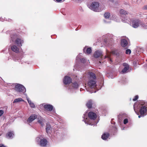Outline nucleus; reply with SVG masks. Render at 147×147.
I'll use <instances>...</instances> for the list:
<instances>
[{"label":"nucleus","mask_w":147,"mask_h":147,"mask_svg":"<svg viewBox=\"0 0 147 147\" xmlns=\"http://www.w3.org/2000/svg\"><path fill=\"white\" fill-rule=\"evenodd\" d=\"M134 110L136 108L140 109V115L138 116L139 118L141 117H144L147 114V107L144 104H141L140 102H138L135 103L134 105Z\"/></svg>","instance_id":"1"},{"label":"nucleus","mask_w":147,"mask_h":147,"mask_svg":"<svg viewBox=\"0 0 147 147\" xmlns=\"http://www.w3.org/2000/svg\"><path fill=\"white\" fill-rule=\"evenodd\" d=\"M15 90L17 92L24 93L26 92V89L25 87L20 84H16L14 88Z\"/></svg>","instance_id":"2"},{"label":"nucleus","mask_w":147,"mask_h":147,"mask_svg":"<svg viewBox=\"0 0 147 147\" xmlns=\"http://www.w3.org/2000/svg\"><path fill=\"white\" fill-rule=\"evenodd\" d=\"M99 3L96 2H92L90 5V9L92 10L97 12L99 11Z\"/></svg>","instance_id":"3"},{"label":"nucleus","mask_w":147,"mask_h":147,"mask_svg":"<svg viewBox=\"0 0 147 147\" xmlns=\"http://www.w3.org/2000/svg\"><path fill=\"white\" fill-rule=\"evenodd\" d=\"M132 26L134 28H137L139 26L140 24L142 25V22L139 20L134 19L132 20Z\"/></svg>","instance_id":"4"},{"label":"nucleus","mask_w":147,"mask_h":147,"mask_svg":"<svg viewBox=\"0 0 147 147\" xmlns=\"http://www.w3.org/2000/svg\"><path fill=\"white\" fill-rule=\"evenodd\" d=\"M88 117L90 119L95 120L96 119L97 115L95 113L90 111L88 113Z\"/></svg>","instance_id":"5"},{"label":"nucleus","mask_w":147,"mask_h":147,"mask_svg":"<svg viewBox=\"0 0 147 147\" xmlns=\"http://www.w3.org/2000/svg\"><path fill=\"white\" fill-rule=\"evenodd\" d=\"M72 82V79L68 76H65L63 80L64 83L65 84H69Z\"/></svg>","instance_id":"6"},{"label":"nucleus","mask_w":147,"mask_h":147,"mask_svg":"<svg viewBox=\"0 0 147 147\" xmlns=\"http://www.w3.org/2000/svg\"><path fill=\"white\" fill-rule=\"evenodd\" d=\"M95 80H90L88 82V84L89 86L91 88H95L96 86V82Z\"/></svg>","instance_id":"7"},{"label":"nucleus","mask_w":147,"mask_h":147,"mask_svg":"<svg viewBox=\"0 0 147 147\" xmlns=\"http://www.w3.org/2000/svg\"><path fill=\"white\" fill-rule=\"evenodd\" d=\"M16 44L20 47L22 46V44L23 43L24 41L23 40L20 38H17L15 40Z\"/></svg>","instance_id":"8"},{"label":"nucleus","mask_w":147,"mask_h":147,"mask_svg":"<svg viewBox=\"0 0 147 147\" xmlns=\"http://www.w3.org/2000/svg\"><path fill=\"white\" fill-rule=\"evenodd\" d=\"M47 143V140L46 139L43 138L40 141V145L41 146L45 147L46 146Z\"/></svg>","instance_id":"9"},{"label":"nucleus","mask_w":147,"mask_h":147,"mask_svg":"<svg viewBox=\"0 0 147 147\" xmlns=\"http://www.w3.org/2000/svg\"><path fill=\"white\" fill-rule=\"evenodd\" d=\"M102 52L99 51H96L94 55V57L96 58L101 57L102 56Z\"/></svg>","instance_id":"10"},{"label":"nucleus","mask_w":147,"mask_h":147,"mask_svg":"<svg viewBox=\"0 0 147 147\" xmlns=\"http://www.w3.org/2000/svg\"><path fill=\"white\" fill-rule=\"evenodd\" d=\"M83 51L86 54H89L91 53L92 52V49L91 47L87 48V47H85Z\"/></svg>","instance_id":"11"},{"label":"nucleus","mask_w":147,"mask_h":147,"mask_svg":"<svg viewBox=\"0 0 147 147\" xmlns=\"http://www.w3.org/2000/svg\"><path fill=\"white\" fill-rule=\"evenodd\" d=\"M44 108L49 111H51L53 109V106L50 104H46L44 105Z\"/></svg>","instance_id":"12"},{"label":"nucleus","mask_w":147,"mask_h":147,"mask_svg":"<svg viewBox=\"0 0 147 147\" xmlns=\"http://www.w3.org/2000/svg\"><path fill=\"white\" fill-rule=\"evenodd\" d=\"M11 50L16 53H19V49L17 46L14 45L12 46L11 47Z\"/></svg>","instance_id":"13"},{"label":"nucleus","mask_w":147,"mask_h":147,"mask_svg":"<svg viewBox=\"0 0 147 147\" xmlns=\"http://www.w3.org/2000/svg\"><path fill=\"white\" fill-rule=\"evenodd\" d=\"M36 115L33 114L30 116L28 119V121L29 123H30L33 121L34 120L36 119L37 117Z\"/></svg>","instance_id":"14"},{"label":"nucleus","mask_w":147,"mask_h":147,"mask_svg":"<svg viewBox=\"0 0 147 147\" xmlns=\"http://www.w3.org/2000/svg\"><path fill=\"white\" fill-rule=\"evenodd\" d=\"M123 65L124 66V68L122 71V72L123 73H125L129 69V66L128 64L126 63H124L123 64Z\"/></svg>","instance_id":"15"},{"label":"nucleus","mask_w":147,"mask_h":147,"mask_svg":"<svg viewBox=\"0 0 147 147\" xmlns=\"http://www.w3.org/2000/svg\"><path fill=\"white\" fill-rule=\"evenodd\" d=\"M52 128L50 124L49 123H46V130L47 133L48 134L49 131L52 130Z\"/></svg>","instance_id":"16"},{"label":"nucleus","mask_w":147,"mask_h":147,"mask_svg":"<svg viewBox=\"0 0 147 147\" xmlns=\"http://www.w3.org/2000/svg\"><path fill=\"white\" fill-rule=\"evenodd\" d=\"M88 75L90 76L89 80L96 79V76L95 74L94 73L89 72L88 73Z\"/></svg>","instance_id":"17"},{"label":"nucleus","mask_w":147,"mask_h":147,"mask_svg":"<svg viewBox=\"0 0 147 147\" xmlns=\"http://www.w3.org/2000/svg\"><path fill=\"white\" fill-rule=\"evenodd\" d=\"M109 136L110 134L109 133H105L102 136L101 138L103 140H106L109 137Z\"/></svg>","instance_id":"18"},{"label":"nucleus","mask_w":147,"mask_h":147,"mask_svg":"<svg viewBox=\"0 0 147 147\" xmlns=\"http://www.w3.org/2000/svg\"><path fill=\"white\" fill-rule=\"evenodd\" d=\"M127 42L126 40L123 39L121 40V45L122 47H125L127 45Z\"/></svg>","instance_id":"19"},{"label":"nucleus","mask_w":147,"mask_h":147,"mask_svg":"<svg viewBox=\"0 0 147 147\" xmlns=\"http://www.w3.org/2000/svg\"><path fill=\"white\" fill-rule=\"evenodd\" d=\"M14 135L13 132V131H9L8 132L6 135V136L7 138H12L13 136Z\"/></svg>","instance_id":"20"},{"label":"nucleus","mask_w":147,"mask_h":147,"mask_svg":"<svg viewBox=\"0 0 147 147\" xmlns=\"http://www.w3.org/2000/svg\"><path fill=\"white\" fill-rule=\"evenodd\" d=\"M92 101L91 100H89L86 104V106L89 109L92 107Z\"/></svg>","instance_id":"21"},{"label":"nucleus","mask_w":147,"mask_h":147,"mask_svg":"<svg viewBox=\"0 0 147 147\" xmlns=\"http://www.w3.org/2000/svg\"><path fill=\"white\" fill-rule=\"evenodd\" d=\"M27 100L31 107L33 108L35 107V105L34 103L31 102V100H30L28 98L27 99Z\"/></svg>","instance_id":"22"},{"label":"nucleus","mask_w":147,"mask_h":147,"mask_svg":"<svg viewBox=\"0 0 147 147\" xmlns=\"http://www.w3.org/2000/svg\"><path fill=\"white\" fill-rule=\"evenodd\" d=\"M21 101H24V100L22 98H20L15 99L13 102V103H17V102H20Z\"/></svg>","instance_id":"23"},{"label":"nucleus","mask_w":147,"mask_h":147,"mask_svg":"<svg viewBox=\"0 0 147 147\" xmlns=\"http://www.w3.org/2000/svg\"><path fill=\"white\" fill-rule=\"evenodd\" d=\"M72 87L75 88H78L79 86V85L78 84V83L76 82H74V83H72Z\"/></svg>","instance_id":"24"},{"label":"nucleus","mask_w":147,"mask_h":147,"mask_svg":"<svg viewBox=\"0 0 147 147\" xmlns=\"http://www.w3.org/2000/svg\"><path fill=\"white\" fill-rule=\"evenodd\" d=\"M111 53L113 55H117L118 53V51L117 50H114L111 52Z\"/></svg>","instance_id":"25"},{"label":"nucleus","mask_w":147,"mask_h":147,"mask_svg":"<svg viewBox=\"0 0 147 147\" xmlns=\"http://www.w3.org/2000/svg\"><path fill=\"white\" fill-rule=\"evenodd\" d=\"M110 16V14L109 13H105L104 14V16L105 18H109Z\"/></svg>","instance_id":"26"},{"label":"nucleus","mask_w":147,"mask_h":147,"mask_svg":"<svg viewBox=\"0 0 147 147\" xmlns=\"http://www.w3.org/2000/svg\"><path fill=\"white\" fill-rule=\"evenodd\" d=\"M120 13L121 14L124 15H126L127 14V12L123 9H121L120 10Z\"/></svg>","instance_id":"27"},{"label":"nucleus","mask_w":147,"mask_h":147,"mask_svg":"<svg viewBox=\"0 0 147 147\" xmlns=\"http://www.w3.org/2000/svg\"><path fill=\"white\" fill-rule=\"evenodd\" d=\"M38 122L42 126L44 125V123L43 122L42 120L41 119L40 120H38Z\"/></svg>","instance_id":"28"},{"label":"nucleus","mask_w":147,"mask_h":147,"mask_svg":"<svg viewBox=\"0 0 147 147\" xmlns=\"http://www.w3.org/2000/svg\"><path fill=\"white\" fill-rule=\"evenodd\" d=\"M131 51L129 49H127L125 53L126 54H130L131 53Z\"/></svg>","instance_id":"29"},{"label":"nucleus","mask_w":147,"mask_h":147,"mask_svg":"<svg viewBox=\"0 0 147 147\" xmlns=\"http://www.w3.org/2000/svg\"><path fill=\"white\" fill-rule=\"evenodd\" d=\"M128 122V119L126 118L124 119L123 121V123L124 124H126Z\"/></svg>","instance_id":"30"},{"label":"nucleus","mask_w":147,"mask_h":147,"mask_svg":"<svg viewBox=\"0 0 147 147\" xmlns=\"http://www.w3.org/2000/svg\"><path fill=\"white\" fill-rule=\"evenodd\" d=\"M138 98V95L136 96L133 99V100L134 101H135L137 100Z\"/></svg>","instance_id":"31"},{"label":"nucleus","mask_w":147,"mask_h":147,"mask_svg":"<svg viewBox=\"0 0 147 147\" xmlns=\"http://www.w3.org/2000/svg\"><path fill=\"white\" fill-rule=\"evenodd\" d=\"M142 25H141L142 27H144L145 29H147V25L144 24L142 22Z\"/></svg>","instance_id":"32"},{"label":"nucleus","mask_w":147,"mask_h":147,"mask_svg":"<svg viewBox=\"0 0 147 147\" xmlns=\"http://www.w3.org/2000/svg\"><path fill=\"white\" fill-rule=\"evenodd\" d=\"M113 129L116 132H117V127L115 126H114L113 127Z\"/></svg>","instance_id":"33"},{"label":"nucleus","mask_w":147,"mask_h":147,"mask_svg":"<svg viewBox=\"0 0 147 147\" xmlns=\"http://www.w3.org/2000/svg\"><path fill=\"white\" fill-rule=\"evenodd\" d=\"M4 111L2 110H0V117L3 114Z\"/></svg>","instance_id":"34"},{"label":"nucleus","mask_w":147,"mask_h":147,"mask_svg":"<svg viewBox=\"0 0 147 147\" xmlns=\"http://www.w3.org/2000/svg\"><path fill=\"white\" fill-rule=\"evenodd\" d=\"M81 61L83 63H85L86 62V59L84 58H82L81 59Z\"/></svg>","instance_id":"35"},{"label":"nucleus","mask_w":147,"mask_h":147,"mask_svg":"<svg viewBox=\"0 0 147 147\" xmlns=\"http://www.w3.org/2000/svg\"><path fill=\"white\" fill-rule=\"evenodd\" d=\"M0 147H6L3 144H0Z\"/></svg>","instance_id":"36"},{"label":"nucleus","mask_w":147,"mask_h":147,"mask_svg":"<svg viewBox=\"0 0 147 147\" xmlns=\"http://www.w3.org/2000/svg\"><path fill=\"white\" fill-rule=\"evenodd\" d=\"M144 8L145 9H147V5L144 6Z\"/></svg>","instance_id":"37"},{"label":"nucleus","mask_w":147,"mask_h":147,"mask_svg":"<svg viewBox=\"0 0 147 147\" xmlns=\"http://www.w3.org/2000/svg\"><path fill=\"white\" fill-rule=\"evenodd\" d=\"M107 57H108L109 58H110V56H105V58H106Z\"/></svg>","instance_id":"38"},{"label":"nucleus","mask_w":147,"mask_h":147,"mask_svg":"<svg viewBox=\"0 0 147 147\" xmlns=\"http://www.w3.org/2000/svg\"><path fill=\"white\" fill-rule=\"evenodd\" d=\"M56 1L58 2H60L62 0H56Z\"/></svg>","instance_id":"39"},{"label":"nucleus","mask_w":147,"mask_h":147,"mask_svg":"<svg viewBox=\"0 0 147 147\" xmlns=\"http://www.w3.org/2000/svg\"><path fill=\"white\" fill-rule=\"evenodd\" d=\"M115 122H114V123H113V124H115Z\"/></svg>","instance_id":"40"},{"label":"nucleus","mask_w":147,"mask_h":147,"mask_svg":"<svg viewBox=\"0 0 147 147\" xmlns=\"http://www.w3.org/2000/svg\"><path fill=\"white\" fill-rule=\"evenodd\" d=\"M110 61H111V59H110Z\"/></svg>","instance_id":"41"},{"label":"nucleus","mask_w":147,"mask_h":147,"mask_svg":"<svg viewBox=\"0 0 147 147\" xmlns=\"http://www.w3.org/2000/svg\"><path fill=\"white\" fill-rule=\"evenodd\" d=\"M146 18L147 19V16H146Z\"/></svg>","instance_id":"42"},{"label":"nucleus","mask_w":147,"mask_h":147,"mask_svg":"<svg viewBox=\"0 0 147 147\" xmlns=\"http://www.w3.org/2000/svg\"><path fill=\"white\" fill-rule=\"evenodd\" d=\"M146 61H147V60H146Z\"/></svg>","instance_id":"43"}]
</instances>
